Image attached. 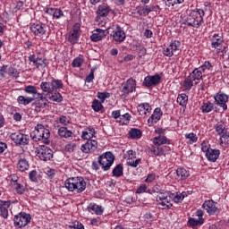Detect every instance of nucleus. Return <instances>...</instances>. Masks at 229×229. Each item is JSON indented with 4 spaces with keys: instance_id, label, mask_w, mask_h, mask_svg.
<instances>
[{
    "instance_id": "obj_57",
    "label": "nucleus",
    "mask_w": 229,
    "mask_h": 229,
    "mask_svg": "<svg viewBox=\"0 0 229 229\" xmlns=\"http://www.w3.org/2000/svg\"><path fill=\"white\" fill-rule=\"evenodd\" d=\"M14 187H15L17 194H22L26 191L24 189V186L21 183H15Z\"/></svg>"
},
{
    "instance_id": "obj_48",
    "label": "nucleus",
    "mask_w": 229,
    "mask_h": 229,
    "mask_svg": "<svg viewBox=\"0 0 229 229\" xmlns=\"http://www.w3.org/2000/svg\"><path fill=\"white\" fill-rule=\"evenodd\" d=\"M12 205V201L10 200H0V211L4 210L6 208H10Z\"/></svg>"
},
{
    "instance_id": "obj_27",
    "label": "nucleus",
    "mask_w": 229,
    "mask_h": 229,
    "mask_svg": "<svg viewBox=\"0 0 229 229\" xmlns=\"http://www.w3.org/2000/svg\"><path fill=\"white\" fill-rule=\"evenodd\" d=\"M58 135L62 139H69L70 137H72L73 133L67 129V127H60L58 129Z\"/></svg>"
},
{
    "instance_id": "obj_6",
    "label": "nucleus",
    "mask_w": 229,
    "mask_h": 229,
    "mask_svg": "<svg viewBox=\"0 0 229 229\" xmlns=\"http://www.w3.org/2000/svg\"><path fill=\"white\" fill-rule=\"evenodd\" d=\"M11 140L16 146H28L30 144V136L21 132L12 133Z\"/></svg>"
},
{
    "instance_id": "obj_41",
    "label": "nucleus",
    "mask_w": 229,
    "mask_h": 229,
    "mask_svg": "<svg viewBox=\"0 0 229 229\" xmlns=\"http://www.w3.org/2000/svg\"><path fill=\"white\" fill-rule=\"evenodd\" d=\"M50 94H52L49 97V99L51 101H55V103H62V101H64V98L62 97V94H60V92H52Z\"/></svg>"
},
{
    "instance_id": "obj_34",
    "label": "nucleus",
    "mask_w": 229,
    "mask_h": 229,
    "mask_svg": "<svg viewBox=\"0 0 229 229\" xmlns=\"http://www.w3.org/2000/svg\"><path fill=\"white\" fill-rule=\"evenodd\" d=\"M200 110L202 111L203 114H209V112H212V110H214V104L210 101L203 103V105L200 107Z\"/></svg>"
},
{
    "instance_id": "obj_24",
    "label": "nucleus",
    "mask_w": 229,
    "mask_h": 229,
    "mask_svg": "<svg viewBox=\"0 0 229 229\" xmlns=\"http://www.w3.org/2000/svg\"><path fill=\"white\" fill-rule=\"evenodd\" d=\"M219 155H221V152L219 149H210L208 153H206V157L209 162H216L217 158H219Z\"/></svg>"
},
{
    "instance_id": "obj_55",
    "label": "nucleus",
    "mask_w": 229,
    "mask_h": 229,
    "mask_svg": "<svg viewBox=\"0 0 229 229\" xmlns=\"http://www.w3.org/2000/svg\"><path fill=\"white\" fill-rule=\"evenodd\" d=\"M167 198H171V196L167 195V193L159 192V194L156 198V201L157 203L158 201H162L164 199H166Z\"/></svg>"
},
{
    "instance_id": "obj_47",
    "label": "nucleus",
    "mask_w": 229,
    "mask_h": 229,
    "mask_svg": "<svg viewBox=\"0 0 229 229\" xmlns=\"http://www.w3.org/2000/svg\"><path fill=\"white\" fill-rule=\"evenodd\" d=\"M24 92H26V94H33V96H35V94H37V87L35 86H26L24 89Z\"/></svg>"
},
{
    "instance_id": "obj_33",
    "label": "nucleus",
    "mask_w": 229,
    "mask_h": 229,
    "mask_svg": "<svg viewBox=\"0 0 229 229\" xmlns=\"http://www.w3.org/2000/svg\"><path fill=\"white\" fill-rule=\"evenodd\" d=\"M223 44V38L217 34H215L212 38V43L211 46L214 47V49H217L219 46Z\"/></svg>"
},
{
    "instance_id": "obj_40",
    "label": "nucleus",
    "mask_w": 229,
    "mask_h": 229,
    "mask_svg": "<svg viewBox=\"0 0 229 229\" xmlns=\"http://www.w3.org/2000/svg\"><path fill=\"white\" fill-rule=\"evenodd\" d=\"M176 174L178 178H181V180H187L190 176V174L185 170V168H178L176 170Z\"/></svg>"
},
{
    "instance_id": "obj_15",
    "label": "nucleus",
    "mask_w": 229,
    "mask_h": 229,
    "mask_svg": "<svg viewBox=\"0 0 229 229\" xmlns=\"http://www.w3.org/2000/svg\"><path fill=\"white\" fill-rule=\"evenodd\" d=\"M162 77L159 74H155L154 76L148 75L145 77L143 85L145 87H157L160 83Z\"/></svg>"
},
{
    "instance_id": "obj_49",
    "label": "nucleus",
    "mask_w": 229,
    "mask_h": 229,
    "mask_svg": "<svg viewBox=\"0 0 229 229\" xmlns=\"http://www.w3.org/2000/svg\"><path fill=\"white\" fill-rule=\"evenodd\" d=\"M180 46H182V44L180 43V41H174L170 44V48L171 50L174 53H176V51H178V49H180Z\"/></svg>"
},
{
    "instance_id": "obj_30",
    "label": "nucleus",
    "mask_w": 229,
    "mask_h": 229,
    "mask_svg": "<svg viewBox=\"0 0 229 229\" xmlns=\"http://www.w3.org/2000/svg\"><path fill=\"white\" fill-rule=\"evenodd\" d=\"M113 176L114 178H121L123 174H124V167H123V164H118L112 171Z\"/></svg>"
},
{
    "instance_id": "obj_19",
    "label": "nucleus",
    "mask_w": 229,
    "mask_h": 229,
    "mask_svg": "<svg viewBox=\"0 0 229 229\" xmlns=\"http://www.w3.org/2000/svg\"><path fill=\"white\" fill-rule=\"evenodd\" d=\"M162 109L159 107L156 108L154 110V113L151 114V116L148 119V123L149 126H153V124H157L158 121L162 118Z\"/></svg>"
},
{
    "instance_id": "obj_42",
    "label": "nucleus",
    "mask_w": 229,
    "mask_h": 229,
    "mask_svg": "<svg viewBox=\"0 0 229 229\" xmlns=\"http://www.w3.org/2000/svg\"><path fill=\"white\" fill-rule=\"evenodd\" d=\"M91 107L94 110V112H101V110H103V102L95 99L92 102Z\"/></svg>"
},
{
    "instance_id": "obj_21",
    "label": "nucleus",
    "mask_w": 229,
    "mask_h": 229,
    "mask_svg": "<svg viewBox=\"0 0 229 229\" xmlns=\"http://www.w3.org/2000/svg\"><path fill=\"white\" fill-rule=\"evenodd\" d=\"M113 38L115 42H124L126 38V33L119 26L116 27V30L113 32Z\"/></svg>"
},
{
    "instance_id": "obj_50",
    "label": "nucleus",
    "mask_w": 229,
    "mask_h": 229,
    "mask_svg": "<svg viewBox=\"0 0 229 229\" xmlns=\"http://www.w3.org/2000/svg\"><path fill=\"white\" fill-rule=\"evenodd\" d=\"M151 12H152L151 7L146 5L145 8H143V9L141 10V12H140V11H138V13H139L140 15H143L144 17H146L147 15H149V13H151Z\"/></svg>"
},
{
    "instance_id": "obj_25",
    "label": "nucleus",
    "mask_w": 229,
    "mask_h": 229,
    "mask_svg": "<svg viewBox=\"0 0 229 229\" xmlns=\"http://www.w3.org/2000/svg\"><path fill=\"white\" fill-rule=\"evenodd\" d=\"M97 13L99 17H107L110 13V7L106 4H102L98 6Z\"/></svg>"
},
{
    "instance_id": "obj_7",
    "label": "nucleus",
    "mask_w": 229,
    "mask_h": 229,
    "mask_svg": "<svg viewBox=\"0 0 229 229\" xmlns=\"http://www.w3.org/2000/svg\"><path fill=\"white\" fill-rule=\"evenodd\" d=\"M29 62H30L36 69H38V71L46 69V66L49 64V63H47V59L37 57L35 55H30L29 56Z\"/></svg>"
},
{
    "instance_id": "obj_52",
    "label": "nucleus",
    "mask_w": 229,
    "mask_h": 229,
    "mask_svg": "<svg viewBox=\"0 0 229 229\" xmlns=\"http://www.w3.org/2000/svg\"><path fill=\"white\" fill-rule=\"evenodd\" d=\"M140 164V158L136 159L133 161V159H127V165L130 167H137Z\"/></svg>"
},
{
    "instance_id": "obj_61",
    "label": "nucleus",
    "mask_w": 229,
    "mask_h": 229,
    "mask_svg": "<svg viewBox=\"0 0 229 229\" xmlns=\"http://www.w3.org/2000/svg\"><path fill=\"white\" fill-rule=\"evenodd\" d=\"M163 55H165V56H168L169 58H171V56L174 55V52L171 50V47H168L165 49H164Z\"/></svg>"
},
{
    "instance_id": "obj_54",
    "label": "nucleus",
    "mask_w": 229,
    "mask_h": 229,
    "mask_svg": "<svg viewBox=\"0 0 229 229\" xmlns=\"http://www.w3.org/2000/svg\"><path fill=\"white\" fill-rule=\"evenodd\" d=\"M47 103H49V101L47 100V98L45 97V100L36 102V106H38V108H46L47 106Z\"/></svg>"
},
{
    "instance_id": "obj_22",
    "label": "nucleus",
    "mask_w": 229,
    "mask_h": 229,
    "mask_svg": "<svg viewBox=\"0 0 229 229\" xmlns=\"http://www.w3.org/2000/svg\"><path fill=\"white\" fill-rule=\"evenodd\" d=\"M75 182H77L75 183V191L79 194L83 192V191L87 189V182H85V180L83 179V177H76Z\"/></svg>"
},
{
    "instance_id": "obj_20",
    "label": "nucleus",
    "mask_w": 229,
    "mask_h": 229,
    "mask_svg": "<svg viewBox=\"0 0 229 229\" xmlns=\"http://www.w3.org/2000/svg\"><path fill=\"white\" fill-rule=\"evenodd\" d=\"M78 38H80V23H76L73 26V30L69 35L68 40L71 44H76L78 42Z\"/></svg>"
},
{
    "instance_id": "obj_4",
    "label": "nucleus",
    "mask_w": 229,
    "mask_h": 229,
    "mask_svg": "<svg viewBox=\"0 0 229 229\" xmlns=\"http://www.w3.org/2000/svg\"><path fill=\"white\" fill-rule=\"evenodd\" d=\"M36 153L37 157L44 162H47V160L53 158V149L45 145H39V147L37 148Z\"/></svg>"
},
{
    "instance_id": "obj_36",
    "label": "nucleus",
    "mask_w": 229,
    "mask_h": 229,
    "mask_svg": "<svg viewBox=\"0 0 229 229\" xmlns=\"http://www.w3.org/2000/svg\"><path fill=\"white\" fill-rule=\"evenodd\" d=\"M128 134L131 139H140V137H142V131H140V129L132 128L129 131Z\"/></svg>"
},
{
    "instance_id": "obj_38",
    "label": "nucleus",
    "mask_w": 229,
    "mask_h": 229,
    "mask_svg": "<svg viewBox=\"0 0 229 229\" xmlns=\"http://www.w3.org/2000/svg\"><path fill=\"white\" fill-rule=\"evenodd\" d=\"M215 130L217 135H223L224 133L228 131V129L226 128V124L225 123H216L215 125Z\"/></svg>"
},
{
    "instance_id": "obj_45",
    "label": "nucleus",
    "mask_w": 229,
    "mask_h": 229,
    "mask_svg": "<svg viewBox=\"0 0 229 229\" xmlns=\"http://www.w3.org/2000/svg\"><path fill=\"white\" fill-rule=\"evenodd\" d=\"M97 98L100 100V102L105 103L106 99H108L110 98L109 92H98Z\"/></svg>"
},
{
    "instance_id": "obj_13",
    "label": "nucleus",
    "mask_w": 229,
    "mask_h": 229,
    "mask_svg": "<svg viewBox=\"0 0 229 229\" xmlns=\"http://www.w3.org/2000/svg\"><path fill=\"white\" fill-rule=\"evenodd\" d=\"M202 208H204V210H206L209 216H217V214L220 212L219 208L216 207V202H214L212 199L206 200L202 205Z\"/></svg>"
},
{
    "instance_id": "obj_10",
    "label": "nucleus",
    "mask_w": 229,
    "mask_h": 229,
    "mask_svg": "<svg viewBox=\"0 0 229 229\" xmlns=\"http://www.w3.org/2000/svg\"><path fill=\"white\" fill-rule=\"evenodd\" d=\"M201 22H203V18L198 17V13L196 12H192L186 19L188 26H192V28H199V26H201Z\"/></svg>"
},
{
    "instance_id": "obj_56",
    "label": "nucleus",
    "mask_w": 229,
    "mask_h": 229,
    "mask_svg": "<svg viewBox=\"0 0 229 229\" xmlns=\"http://www.w3.org/2000/svg\"><path fill=\"white\" fill-rule=\"evenodd\" d=\"M82 64H83V59H81V57H77L72 61V65L73 67H81Z\"/></svg>"
},
{
    "instance_id": "obj_1",
    "label": "nucleus",
    "mask_w": 229,
    "mask_h": 229,
    "mask_svg": "<svg viewBox=\"0 0 229 229\" xmlns=\"http://www.w3.org/2000/svg\"><path fill=\"white\" fill-rule=\"evenodd\" d=\"M51 136V132L48 129L45 128L42 124H38L35 127V130L30 132V139L34 140V142H43V144H49V137Z\"/></svg>"
},
{
    "instance_id": "obj_31",
    "label": "nucleus",
    "mask_w": 229,
    "mask_h": 229,
    "mask_svg": "<svg viewBox=\"0 0 229 229\" xmlns=\"http://www.w3.org/2000/svg\"><path fill=\"white\" fill-rule=\"evenodd\" d=\"M94 135H96L94 128H88L86 131H82L81 139H84V140H90Z\"/></svg>"
},
{
    "instance_id": "obj_11",
    "label": "nucleus",
    "mask_w": 229,
    "mask_h": 229,
    "mask_svg": "<svg viewBox=\"0 0 229 229\" xmlns=\"http://www.w3.org/2000/svg\"><path fill=\"white\" fill-rule=\"evenodd\" d=\"M137 89V81L131 78L127 80L125 83L123 84L122 92L123 95L131 94V92H135Z\"/></svg>"
},
{
    "instance_id": "obj_35",
    "label": "nucleus",
    "mask_w": 229,
    "mask_h": 229,
    "mask_svg": "<svg viewBox=\"0 0 229 229\" xmlns=\"http://www.w3.org/2000/svg\"><path fill=\"white\" fill-rule=\"evenodd\" d=\"M205 223V220L203 218H190L188 220V226H191L192 228H195V226H201Z\"/></svg>"
},
{
    "instance_id": "obj_8",
    "label": "nucleus",
    "mask_w": 229,
    "mask_h": 229,
    "mask_svg": "<svg viewBox=\"0 0 229 229\" xmlns=\"http://www.w3.org/2000/svg\"><path fill=\"white\" fill-rule=\"evenodd\" d=\"M14 226L18 228H24L31 221V216L26 213H20L14 216Z\"/></svg>"
},
{
    "instance_id": "obj_18",
    "label": "nucleus",
    "mask_w": 229,
    "mask_h": 229,
    "mask_svg": "<svg viewBox=\"0 0 229 229\" xmlns=\"http://www.w3.org/2000/svg\"><path fill=\"white\" fill-rule=\"evenodd\" d=\"M210 69H212V64H210V62H205L204 64H202L199 68H196L192 72L197 75V78H199L201 80L206 71H210Z\"/></svg>"
},
{
    "instance_id": "obj_46",
    "label": "nucleus",
    "mask_w": 229,
    "mask_h": 229,
    "mask_svg": "<svg viewBox=\"0 0 229 229\" xmlns=\"http://www.w3.org/2000/svg\"><path fill=\"white\" fill-rule=\"evenodd\" d=\"M185 139L189 140L190 144H194V142H198V136L195 133H188L185 135Z\"/></svg>"
},
{
    "instance_id": "obj_51",
    "label": "nucleus",
    "mask_w": 229,
    "mask_h": 229,
    "mask_svg": "<svg viewBox=\"0 0 229 229\" xmlns=\"http://www.w3.org/2000/svg\"><path fill=\"white\" fill-rule=\"evenodd\" d=\"M166 6L171 8V6H174V4H182L183 0H165Z\"/></svg>"
},
{
    "instance_id": "obj_29",
    "label": "nucleus",
    "mask_w": 229,
    "mask_h": 229,
    "mask_svg": "<svg viewBox=\"0 0 229 229\" xmlns=\"http://www.w3.org/2000/svg\"><path fill=\"white\" fill-rule=\"evenodd\" d=\"M17 168L21 173H24V171H28L30 169V163L25 158H21L17 164Z\"/></svg>"
},
{
    "instance_id": "obj_9",
    "label": "nucleus",
    "mask_w": 229,
    "mask_h": 229,
    "mask_svg": "<svg viewBox=\"0 0 229 229\" xmlns=\"http://www.w3.org/2000/svg\"><path fill=\"white\" fill-rule=\"evenodd\" d=\"M30 30L36 37H42L47 31V26L42 22L33 23Z\"/></svg>"
},
{
    "instance_id": "obj_26",
    "label": "nucleus",
    "mask_w": 229,
    "mask_h": 229,
    "mask_svg": "<svg viewBox=\"0 0 229 229\" xmlns=\"http://www.w3.org/2000/svg\"><path fill=\"white\" fill-rule=\"evenodd\" d=\"M76 183H78L76 177H72L65 181L64 185L70 192H74L76 191Z\"/></svg>"
},
{
    "instance_id": "obj_43",
    "label": "nucleus",
    "mask_w": 229,
    "mask_h": 229,
    "mask_svg": "<svg viewBox=\"0 0 229 229\" xmlns=\"http://www.w3.org/2000/svg\"><path fill=\"white\" fill-rule=\"evenodd\" d=\"M185 196H187V193L185 191L177 194V195H172V201H174V203H182L183 201Z\"/></svg>"
},
{
    "instance_id": "obj_60",
    "label": "nucleus",
    "mask_w": 229,
    "mask_h": 229,
    "mask_svg": "<svg viewBox=\"0 0 229 229\" xmlns=\"http://www.w3.org/2000/svg\"><path fill=\"white\" fill-rule=\"evenodd\" d=\"M210 145H208V143H207L206 141L202 142L201 144V150L203 151V153H208L210 151Z\"/></svg>"
},
{
    "instance_id": "obj_5",
    "label": "nucleus",
    "mask_w": 229,
    "mask_h": 229,
    "mask_svg": "<svg viewBox=\"0 0 229 229\" xmlns=\"http://www.w3.org/2000/svg\"><path fill=\"white\" fill-rule=\"evenodd\" d=\"M38 97H24V96H19L17 98V102L19 105H23L24 106L30 105V103H33V101H36V103H40V101H46V97L42 93H36Z\"/></svg>"
},
{
    "instance_id": "obj_3",
    "label": "nucleus",
    "mask_w": 229,
    "mask_h": 229,
    "mask_svg": "<svg viewBox=\"0 0 229 229\" xmlns=\"http://www.w3.org/2000/svg\"><path fill=\"white\" fill-rule=\"evenodd\" d=\"M114 160L115 156L112 152H106L98 158V162L104 171H110Z\"/></svg>"
},
{
    "instance_id": "obj_2",
    "label": "nucleus",
    "mask_w": 229,
    "mask_h": 229,
    "mask_svg": "<svg viewBox=\"0 0 229 229\" xmlns=\"http://www.w3.org/2000/svg\"><path fill=\"white\" fill-rule=\"evenodd\" d=\"M40 89L43 92H47V94H53L55 90L64 89V82L62 80L52 79L51 81L41 82Z\"/></svg>"
},
{
    "instance_id": "obj_39",
    "label": "nucleus",
    "mask_w": 229,
    "mask_h": 229,
    "mask_svg": "<svg viewBox=\"0 0 229 229\" xmlns=\"http://www.w3.org/2000/svg\"><path fill=\"white\" fill-rule=\"evenodd\" d=\"M187 101H189V97L185 93L179 95L177 98V103H179L181 106H187Z\"/></svg>"
},
{
    "instance_id": "obj_53",
    "label": "nucleus",
    "mask_w": 229,
    "mask_h": 229,
    "mask_svg": "<svg viewBox=\"0 0 229 229\" xmlns=\"http://www.w3.org/2000/svg\"><path fill=\"white\" fill-rule=\"evenodd\" d=\"M94 72H96V68H92L90 70L89 74L88 76H86V78H85L86 83H90L91 81H93V80H94Z\"/></svg>"
},
{
    "instance_id": "obj_62",
    "label": "nucleus",
    "mask_w": 229,
    "mask_h": 229,
    "mask_svg": "<svg viewBox=\"0 0 229 229\" xmlns=\"http://www.w3.org/2000/svg\"><path fill=\"white\" fill-rule=\"evenodd\" d=\"M29 178L30 182H37V171L36 170L30 171V173L29 174Z\"/></svg>"
},
{
    "instance_id": "obj_16",
    "label": "nucleus",
    "mask_w": 229,
    "mask_h": 229,
    "mask_svg": "<svg viewBox=\"0 0 229 229\" xmlns=\"http://www.w3.org/2000/svg\"><path fill=\"white\" fill-rule=\"evenodd\" d=\"M108 35L107 30L97 29L94 30V33L90 36V40L92 42H99V40H103L105 37Z\"/></svg>"
},
{
    "instance_id": "obj_28",
    "label": "nucleus",
    "mask_w": 229,
    "mask_h": 229,
    "mask_svg": "<svg viewBox=\"0 0 229 229\" xmlns=\"http://www.w3.org/2000/svg\"><path fill=\"white\" fill-rule=\"evenodd\" d=\"M153 143L156 146H164V144H169V140H167V137L165 135H158L154 138Z\"/></svg>"
},
{
    "instance_id": "obj_12",
    "label": "nucleus",
    "mask_w": 229,
    "mask_h": 229,
    "mask_svg": "<svg viewBox=\"0 0 229 229\" xmlns=\"http://www.w3.org/2000/svg\"><path fill=\"white\" fill-rule=\"evenodd\" d=\"M199 80H201V79L199 77H198V75L192 72L183 81L184 89L186 90H191V89H192V86L194 85L193 82L195 81V85H198V83H199Z\"/></svg>"
},
{
    "instance_id": "obj_44",
    "label": "nucleus",
    "mask_w": 229,
    "mask_h": 229,
    "mask_svg": "<svg viewBox=\"0 0 229 229\" xmlns=\"http://www.w3.org/2000/svg\"><path fill=\"white\" fill-rule=\"evenodd\" d=\"M130 119H131V115H130V114L126 113L123 115H120V120H118V122L121 124H128V123H130Z\"/></svg>"
},
{
    "instance_id": "obj_23",
    "label": "nucleus",
    "mask_w": 229,
    "mask_h": 229,
    "mask_svg": "<svg viewBox=\"0 0 229 229\" xmlns=\"http://www.w3.org/2000/svg\"><path fill=\"white\" fill-rule=\"evenodd\" d=\"M171 201H173V197H168L167 199L157 201V205L159 208H162V210H169V208L173 207V203Z\"/></svg>"
},
{
    "instance_id": "obj_32",
    "label": "nucleus",
    "mask_w": 229,
    "mask_h": 229,
    "mask_svg": "<svg viewBox=\"0 0 229 229\" xmlns=\"http://www.w3.org/2000/svg\"><path fill=\"white\" fill-rule=\"evenodd\" d=\"M165 149L169 150L171 148L167 146H165L164 148L154 147L152 148L151 151L153 152V155H155L156 157H162V155H165Z\"/></svg>"
},
{
    "instance_id": "obj_58",
    "label": "nucleus",
    "mask_w": 229,
    "mask_h": 229,
    "mask_svg": "<svg viewBox=\"0 0 229 229\" xmlns=\"http://www.w3.org/2000/svg\"><path fill=\"white\" fill-rule=\"evenodd\" d=\"M70 229H85L81 222H74L73 225L69 226Z\"/></svg>"
},
{
    "instance_id": "obj_37",
    "label": "nucleus",
    "mask_w": 229,
    "mask_h": 229,
    "mask_svg": "<svg viewBox=\"0 0 229 229\" xmlns=\"http://www.w3.org/2000/svg\"><path fill=\"white\" fill-rule=\"evenodd\" d=\"M88 210H92L97 216L103 214V207L92 203L88 206Z\"/></svg>"
},
{
    "instance_id": "obj_17",
    "label": "nucleus",
    "mask_w": 229,
    "mask_h": 229,
    "mask_svg": "<svg viewBox=\"0 0 229 229\" xmlns=\"http://www.w3.org/2000/svg\"><path fill=\"white\" fill-rule=\"evenodd\" d=\"M215 101L216 105H219V106L223 107V110H227L228 106H226V103H228V96L225 93H217L215 96Z\"/></svg>"
},
{
    "instance_id": "obj_59",
    "label": "nucleus",
    "mask_w": 229,
    "mask_h": 229,
    "mask_svg": "<svg viewBox=\"0 0 229 229\" xmlns=\"http://www.w3.org/2000/svg\"><path fill=\"white\" fill-rule=\"evenodd\" d=\"M8 74L9 76H13V78H19V72L15 68H10Z\"/></svg>"
},
{
    "instance_id": "obj_64",
    "label": "nucleus",
    "mask_w": 229,
    "mask_h": 229,
    "mask_svg": "<svg viewBox=\"0 0 229 229\" xmlns=\"http://www.w3.org/2000/svg\"><path fill=\"white\" fill-rule=\"evenodd\" d=\"M76 149V144L74 143H70L65 146V150L68 151L69 153H72Z\"/></svg>"
},
{
    "instance_id": "obj_63",
    "label": "nucleus",
    "mask_w": 229,
    "mask_h": 229,
    "mask_svg": "<svg viewBox=\"0 0 229 229\" xmlns=\"http://www.w3.org/2000/svg\"><path fill=\"white\" fill-rule=\"evenodd\" d=\"M220 136H221L220 141L222 143H223V139H224L225 142L226 144H229V132H228V131L226 132H225L224 134H221Z\"/></svg>"
},
{
    "instance_id": "obj_14",
    "label": "nucleus",
    "mask_w": 229,
    "mask_h": 229,
    "mask_svg": "<svg viewBox=\"0 0 229 229\" xmlns=\"http://www.w3.org/2000/svg\"><path fill=\"white\" fill-rule=\"evenodd\" d=\"M96 149H98V141L96 140H89L81 147L82 153H94Z\"/></svg>"
}]
</instances>
